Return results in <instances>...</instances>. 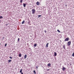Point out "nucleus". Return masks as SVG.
I'll use <instances>...</instances> for the list:
<instances>
[{
	"label": "nucleus",
	"instance_id": "19",
	"mask_svg": "<svg viewBox=\"0 0 74 74\" xmlns=\"http://www.w3.org/2000/svg\"><path fill=\"white\" fill-rule=\"evenodd\" d=\"M33 72L34 73V74H36V71L35 70H34Z\"/></svg>",
	"mask_w": 74,
	"mask_h": 74
},
{
	"label": "nucleus",
	"instance_id": "24",
	"mask_svg": "<svg viewBox=\"0 0 74 74\" xmlns=\"http://www.w3.org/2000/svg\"><path fill=\"white\" fill-rule=\"evenodd\" d=\"M20 40V39L19 38H18V41H19Z\"/></svg>",
	"mask_w": 74,
	"mask_h": 74
},
{
	"label": "nucleus",
	"instance_id": "2",
	"mask_svg": "<svg viewBox=\"0 0 74 74\" xmlns=\"http://www.w3.org/2000/svg\"><path fill=\"white\" fill-rule=\"evenodd\" d=\"M71 41H69V42H67V44H68V45H67L68 46H70V45H71Z\"/></svg>",
	"mask_w": 74,
	"mask_h": 74
},
{
	"label": "nucleus",
	"instance_id": "16",
	"mask_svg": "<svg viewBox=\"0 0 74 74\" xmlns=\"http://www.w3.org/2000/svg\"><path fill=\"white\" fill-rule=\"evenodd\" d=\"M22 69H21V70H20V73H22Z\"/></svg>",
	"mask_w": 74,
	"mask_h": 74
},
{
	"label": "nucleus",
	"instance_id": "12",
	"mask_svg": "<svg viewBox=\"0 0 74 74\" xmlns=\"http://www.w3.org/2000/svg\"><path fill=\"white\" fill-rule=\"evenodd\" d=\"M18 56L19 57H21L22 56V54H21V53H20Z\"/></svg>",
	"mask_w": 74,
	"mask_h": 74
},
{
	"label": "nucleus",
	"instance_id": "21",
	"mask_svg": "<svg viewBox=\"0 0 74 74\" xmlns=\"http://www.w3.org/2000/svg\"><path fill=\"white\" fill-rule=\"evenodd\" d=\"M72 56L74 57V53H73Z\"/></svg>",
	"mask_w": 74,
	"mask_h": 74
},
{
	"label": "nucleus",
	"instance_id": "20",
	"mask_svg": "<svg viewBox=\"0 0 74 74\" xmlns=\"http://www.w3.org/2000/svg\"><path fill=\"white\" fill-rule=\"evenodd\" d=\"M57 32H59V33H60V31L59 29L57 30Z\"/></svg>",
	"mask_w": 74,
	"mask_h": 74
},
{
	"label": "nucleus",
	"instance_id": "17",
	"mask_svg": "<svg viewBox=\"0 0 74 74\" xmlns=\"http://www.w3.org/2000/svg\"><path fill=\"white\" fill-rule=\"evenodd\" d=\"M41 15H38V18H40V17H41Z\"/></svg>",
	"mask_w": 74,
	"mask_h": 74
},
{
	"label": "nucleus",
	"instance_id": "32",
	"mask_svg": "<svg viewBox=\"0 0 74 74\" xmlns=\"http://www.w3.org/2000/svg\"><path fill=\"white\" fill-rule=\"evenodd\" d=\"M7 25H8V24H7L6 25V26H7Z\"/></svg>",
	"mask_w": 74,
	"mask_h": 74
},
{
	"label": "nucleus",
	"instance_id": "28",
	"mask_svg": "<svg viewBox=\"0 0 74 74\" xmlns=\"http://www.w3.org/2000/svg\"><path fill=\"white\" fill-rule=\"evenodd\" d=\"M4 38V37L3 38L2 40H3Z\"/></svg>",
	"mask_w": 74,
	"mask_h": 74
},
{
	"label": "nucleus",
	"instance_id": "33",
	"mask_svg": "<svg viewBox=\"0 0 74 74\" xmlns=\"http://www.w3.org/2000/svg\"><path fill=\"white\" fill-rule=\"evenodd\" d=\"M21 59H23V57H22V58H21Z\"/></svg>",
	"mask_w": 74,
	"mask_h": 74
},
{
	"label": "nucleus",
	"instance_id": "30",
	"mask_svg": "<svg viewBox=\"0 0 74 74\" xmlns=\"http://www.w3.org/2000/svg\"><path fill=\"white\" fill-rule=\"evenodd\" d=\"M47 71H49V69H47Z\"/></svg>",
	"mask_w": 74,
	"mask_h": 74
},
{
	"label": "nucleus",
	"instance_id": "29",
	"mask_svg": "<svg viewBox=\"0 0 74 74\" xmlns=\"http://www.w3.org/2000/svg\"><path fill=\"white\" fill-rule=\"evenodd\" d=\"M36 69H38V66L36 67Z\"/></svg>",
	"mask_w": 74,
	"mask_h": 74
},
{
	"label": "nucleus",
	"instance_id": "25",
	"mask_svg": "<svg viewBox=\"0 0 74 74\" xmlns=\"http://www.w3.org/2000/svg\"><path fill=\"white\" fill-rule=\"evenodd\" d=\"M9 58H10V59H12V57H9Z\"/></svg>",
	"mask_w": 74,
	"mask_h": 74
},
{
	"label": "nucleus",
	"instance_id": "26",
	"mask_svg": "<svg viewBox=\"0 0 74 74\" xmlns=\"http://www.w3.org/2000/svg\"><path fill=\"white\" fill-rule=\"evenodd\" d=\"M45 33H47V31H46L45 30Z\"/></svg>",
	"mask_w": 74,
	"mask_h": 74
},
{
	"label": "nucleus",
	"instance_id": "35",
	"mask_svg": "<svg viewBox=\"0 0 74 74\" xmlns=\"http://www.w3.org/2000/svg\"><path fill=\"white\" fill-rule=\"evenodd\" d=\"M1 45V43H0V45Z\"/></svg>",
	"mask_w": 74,
	"mask_h": 74
},
{
	"label": "nucleus",
	"instance_id": "1",
	"mask_svg": "<svg viewBox=\"0 0 74 74\" xmlns=\"http://www.w3.org/2000/svg\"><path fill=\"white\" fill-rule=\"evenodd\" d=\"M32 14H34L35 12V11H36V10H35V9H32Z\"/></svg>",
	"mask_w": 74,
	"mask_h": 74
},
{
	"label": "nucleus",
	"instance_id": "6",
	"mask_svg": "<svg viewBox=\"0 0 74 74\" xmlns=\"http://www.w3.org/2000/svg\"><path fill=\"white\" fill-rule=\"evenodd\" d=\"M48 44H49V43H47L46 45V47L47 48H48Z\"/></svg>",
	"mask_w": 74,
	"mask_h": 74
},
{
	"label": "nucleus",
	"instance_id": "4",
	"mask_svg": "<svg viewBox=\"0 0 74 74\" xmlns=\"http://www.w3.org/2000/svg\"><path fill=\"white\" fill-rule=\"evenodd\" d=\"M36 4H37V5H39L40 4V3H39V2L37 1L36 3Z\"/></svg>",
	"mask_w": 74,
	"mask_h": 74
},
{
	"label": "nucleus",
	"instance_id": "15",
	"mask_svg": "<svg viewBox=\"0 0 74 74\" xmlns=\"http://www.w3.org/2000/svg\"><path fill=\"white\" fill-rule=\"evenodd\" d=\"M63 48H64V49H65V46L64 45V46H63Z\"/></svg>",
	"mask_w": 74,
	"mask_h": 74
},
{
	"label": "nucleus",
	"instance_id": "9",
	"mask_svg": "<svg viewBox=\"0 0 74 74\" xmlns=\"http://www.w3.org/2000/svg\"><path fill=\"white\" fill-rule=\"evenodd\" d=\"M11 61H12V60H8V63H10V62H11Z\"/></svg>",
	"mask_w": 74,
	"mask_h": 74
},
{
	"label": "nucleus",
	"instance_id": "31",
	"mask_svg": "<svg viewBox=\"0 0 74 74\" xmlns=\"http://www.w3.org/2000/svg\"><path fill=\"white\" fill-rule=\"evenodd\" d=\"M29 21H28V24H29Z\"/></svg>",
	"mask_w": 74,
	"mask_h": 74
},
{
	"label": "nucleus",
	"instance_id": "3",
	"mask_svg": "<svg viewBox=\"0 0 74 74\" xmlns=\"http://www.w3.org/2000/svg\"><path fill=\"white\" fill-rule=\"evenodd\" d=\"M69 40H70V39H69V38H65V39L64 40V41H69Z\"/></svg>",
	"mask_w": 74,
	"mask_h": 74
},
{
	"label": "nucleus",
	"instance_id": "27",
	"mask_svg": "<svg viewBox=\"0 0 74 74\" xmlns=\"http://www.w3.org/2000/svg\"><path fill=\"white\" fill-rule=\"evenodd\" d=\"M21 74H23V72H21Z\"/></svg>",
	"mask_w": 74,
	"mask_h": 74
},
{
	"label": "nucleus",
	"instance_id": "11",
	"mask_svg": "<svg viewBox=\"0 0 74 74\" xmlns=\"http://www.w3.org/2000/svg\"><path fill=\"white\" fill-rule=\"evenodd\" d=\"M23 6L24 7H26V4L25 3H23Z\"/></svg>",
	"mask_w": 74,
	"mask_h": 74
},
{
	"label": "nucleus",
	"instance_id": "34",
	"mask_svg": "<svg viewBox=\"0 0 74 74\" xmlns=\"http://www.w3.org/2000/svg\"><path fill=\"white\" fill-rule=\"evenodd\" d=\"M65 6H66V7H67V5H65Z\"/></svg>",
	"mask_w": 74,
	"mask_h": 74
},
{
	"label": "nucleus",
	"instance_id": "14",
	"mask_svg": "<svg viewBox=\"0 0 74 74\" xmlns=\"http://www.w3.org/2000/svg\"><path fill=\"white\" fill-rule=\"evenodd\" d=\"M51 64H50L49 63L47 64L48 66H50Z\"/></svg>",
	"mask_w": 74,
	"mask_h": 74
},
{
	"label": "nucleus",
	"instance_id": "23",
	"mask_svg": "<svg viewBox=\"0 0 74 74\" xmlns=\"http://www.w3.org/2000/svg\"><path fill=\"white\" fill-rule=\"evenodd\" d=\"M23 2V0H20V3H22Z\"/></svg>",
	"mask_w": 74,
	"mask_h": 74
},
{
	"label": "nucleus",
	"instance_id": "18",
	"mask_svg": "<svg viewBox=\"0 0 74 74\" xmlns=\"http://www.w3.org/2000/svg\"><path fill=\"white\" fill-rule=\"evenodd\" d=\"M3 16H0V19H3Z\"/></svg>",
	"mask_w": 74,
	"mask_h": 74
},
{
	"label": "nucleus",
	"instance_id": "38",
	"mask_svg": "<svg viewBox=\"0 0 74 74\" xmlns=\"http://www.w3.org/2000/svg\"><path fill=\"white\" fill-rule=\"evenodd\" d=\"M30 25H31V24H30Z\"/></svg>",
	"mask_w": 74,
	"mask_h": 74
},
{
	"label": "nucleus",
	"instance_id": "5",
	"mask_svg": "<svg viewBox=\"0 0 74 74\" xmlns=\"http://www.w3.org/2000/svg\"><path fill=\"white\" fill-rule=\"evenodd\" d=\"M56 55H57V53H56V52H55L54 53V56H56Z\"/></svg>",
	"mask_w": 74,
	"mask_h": 74
},
{
	"label": "nucleus",
	"instance_id": "36",
	"mask_svg": "<svg viewBox=\"0 0 74 74\" xmlns=\"http://www.w3.org/2000/svg\"><path fill=\"white\" fill-rule=\"evenodd\" d=\"M29 27H30V26H29Z\"/></svg>",
	"mask_w": 74,
	"mask_h": 74
},
{
	"label": "nucleus",
	"instance_id": "8",
	"mask_svg": "<svg viewBox=\"0 0 74 74\" xmlns=\"http://www.w3.org/2000/svg\"><path fill=\"white\" fill-rule=\"evenodd\" d=\"M26 58H27V55H25L24 56V59H26Z\"/></svg>",
	"mask_w": 74,
	"mask_h": 74
},
{
	"label": "nucleus",
	"instance_id": "37",
	"mask_svg": "<svg viewBox=\"0 0 74 74\" xmlns=\"http://www.w3.org/2000/svg\"><path fill=\"white\" fill-rule=\"evenodd\" d=\"M0 22H1V20H0Z\"/></svg>",
	"mask_w": 74,
	"mask_h": 74
},
{
	"label": "nucleus",
	"instance_id": "7",
	"mask_svg": "<svg viewBox=\"0 0 74 74\" xmlns=\"http://www.w3.org/2000/svg\"><path fill=\"white\" fill-rule=\"evenodd\" d=\"M65 69H66V68L63 67L62 68V70L63 71H64L65 70Z\"/></svg>",
	"mask_w": 74,
	"mask_h": 74
},
{
	"label": "nucleus",
	"instance_id": "22",
	"mask_svg": "<svg viewBox=\"0 0 74 74\" xmlns=\"http://www.w3.org/2000/svg\"><path fill=\"white\" fill-rule=\"evenodd\" d=\"M7 44L6 43L5 45V47L7 46Z\"/></svg>",
	"mask_w": 74,
	"mask_h": 74
},
{
	"label": "nucleus",
	"instance_id": "10",
	"mask_svg": "<svg viewBox=\"0 0 74 74\" xmlns=\"http://www.w3.org/2000/svg\"><path fill=\"white\" fill-rule=\"evenodd\" d=\"M37 46V44H34V47H36Z\"/></svg>",
	"mask_w": 74,
	"mask_h": 74
},
{
	"label": "nucleus",
	"instance_id": "13",
	"mask_svg": "<svg viewBox=\"0 0 74 74\" xmlns=\"http://www.w3.org/2000/svg\"><path fill=\"white\" fill-rule=\"evenodd\" d=\"M25 23V20H23V22H22L21 24H24Z\"/></svg>",
	"mask_w": 74,
	"mask_h": 74
}]
</instances>
